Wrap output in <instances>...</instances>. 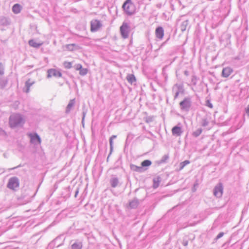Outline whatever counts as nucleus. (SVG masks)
<instances>
[{
    "label": "nucleus",
    "instance_id": "5",
    "mask_svg": "<svg viewBox=\"0 0 249 249\" xmlns=\"http://www.w3.org/2000/svg\"><path fill=\"white\" fill-rule=\"evenodd\" d=\"M19 186V181L17 178L14 177L11 178L7 184V187L12 189L15 190Z\"/></svg>",
    "mask_w": 249,
    "mask_h": 249
},
{
    "label": "nucleus",
    "instance_id": "15",
    "mask_svg": "<svg viewBox=\"0 0 249 249\" xmlns=\"http://www.w3.org/2000/svg\"><path fill=\"white\" fill-rule=\"evenodd\" d=\"M126 79L128 82L131 84L135 85L136 82V79L134 75L132 74H129L127 75Z\"/></svg>",
    "mask_w": 249,
    "mask_h": 249
},
{
    "label": "nucleus",
    "instance_id": "10",
    "mask_svg": "<svg viewBox=\"0 0 249 249\" xmlns=\"http://www.w3.org/2000/svg\"><path fill=\"white\" fill-rule=\"evenodd\" d=\"M182 132V128L180 126H175L172 129V134L175 136H180Z\"/></svg>",
    "mask_w": 249,
    "mask_h": 249
},
{
    "label": "nucleus",
    "instance_id": "27",
    "mask_svg": "<svg viewBox=\"0 0 249 249\" xmlns=\"http://www.w3.org/2000/svg\"><path fill=\"white\" fill-rule=\"evenodd\" d=\"M118 183V179L116 178H113L111 180V186L113 187H115L117 185Z\"/></svg>",
    "mask_w": 249,
    "mask_h": 249
},
{
    "label": "nucleus",
    "instance_id": "1",
    "mask_svg": "<svg viewBox=\"0 0 249 249\" xmlns=\"http://www.w3.org/2000/svg\"><path fill=\"white\" fill-rule=\"evenodd\" d=\"M24 122L23 117L19 114H14L9 118V124L11 127H14L23 124Z\"/></svg>",
    "mask_w": 249,
    "mask_h": 249
},
{
    "label": "nucleus",
    "instance_id": "19",
    "mask_svg": "<svg viewBox=\"0 0 249 249\" xmlns=\"http://www.w3.org/2000/svg\"><path fill=\"white\" fill-rule=\"evenodd\" d=\"M188 20H186L182 21L180 26V28L181 31L182 32H184L186 30V28H187V27L188 26Z\"/></svg>",
    "mask_w": 249,
    "mask_h": 249
},
{
    "label": "nucleus",
    "instance_id": "37",
    "mask_svg": "<svg viewBox=\"0 0 249 249\" xmlns=\"http://www.w3.org/2000/svg\"><path fill=\"white\" fill-rule=\"evenodd\" d=\"M246 113L248 116H249V105L248 106V107L246 109Z\"/></svg>",
    "mask_w": 249,
    "mask_h": 249
},
{
    "label": "nucleus",
    "instance_id": "7",
    "mask_svg": "<svg viewBox=\"0 0 249 249\" xmlns=\"http://www.w3.org/2000/svg\"><path fill=\"white\" fill-rule=\"evenodd\" d=\"M173 91L174 93H183L184 89L182 83H177L173 87Z\"/></svg>",
    "mask_w": 249,
    "mask_h": 249
},
{
    "label": "nucleus",
    "instance_id": "25",
    "mask_svg": "<svg viewBox=\"0 0 249 249\" xmlns=\"http://www.w3.org/2000/svg\"><path fill=\"white\" fill-rule=\"evenodd\" d=\"M88 73V70L86 68H82L81 69L79 70V74L81 75L84 76L87 74Z\"/></svg>",
    "mask_w": 249,
    "mask_h": 249
},
{
    "label": "nucleus",
    "instance_id": "16",
    "mask_svg": "<svg viewBox=\"0 0 249 249\" xmlns=\"http://www.w3.org/2000/svg\"><path fill=\"white\" fill-rule=\"evenodd\" d=\"M180 105L182 109H186L189 107L190 102L187 99H185L180 103Z\"/></svg>",
    "mask_w": 249,
    "mask_h": 249
},
{
    "label": "nucleus",
    "instance_id": "11",
    "mask_svg": "<svg viewBox=\"0 0 249 249\" xmlns=\"http://www.w3.org/2000/svg\"><path fill=\"white\" fill-rule=\"evenodd\" d=\"M156 37L160 39H161L164 36V30L161 27H158L155 31Z\"/></svg>",
    "mask_w": 249,
    "mask_h": 249
},
{
    "label": "nucleus",
    "instance_id": "6",
    "mask_svg": "<svg viewBox=\"0 0 249 249\" xmlns=\"http://www.w3.org/2000/svg\"><path fill=\"white\" fill-rule=\"evenodd\" d=\"M47 77L50 78L52 77H55L59 78L62 77V73L60 71L55 69H50L47 71Z\"/></svg>",
    "mask_w": 249,
    "mask_h": 249
},
{
    "label": "nucleus",
    "instance_id": "20",
    "mask_svg": "<svg viewBox=\"0 0 249 249\" xmlns=\"http://www.w3.org/2000/svg\"><path fill=\"white\" fill-rule=\"evenodd\" d=\"M82 248V244L80 242H75L71 245V249H81Z\"/></svg>",
    "mask_w": 249,
    "mask_h": 249
},
{
    "label": "nucleus",
    "instance_id": "14",
    "mask_svg": "<svg viewBox=\"0 0 249 249\" xmlns=\"http://www.w3.org/2000/svg\"><path fill=\"white\" fill-rule=\"evenodd\" d=\"M29 136L30 137L31 141L32 142H37L38 143H41L40 138L36 134H30Z\"/></svg>",
    "mask_w": 249,
    "mask_h": 249
},
{
    "label": "nucleus",
    "instance_id": "38",
    "mask_svg": "<svg viewBox=\"0 0 249 249\" xmlns=\"http://www.w3.org/2000/svg\"><path fill=\"white\" fill-rule=\"evenodd\" d=\"M207 124H208V123H207V122H206V121H205V122H204L203 124V126H205V125H206Z\"/></svg>",
    "mask_w": 249,
    "mask_h": 249
},
{
    "label": "nucleus",
    "instance_id": "21",
    "mask_svg": "<svg viewBox=\"0 0 249 249\" xmlns=\"http://www.w3.org/2000/svg\"><path fill=\"white\" fill-rule=\"evenodd\" d=\"M160 179L159 177L155 178L153 179V187L154 188H157L159 187L160 185Z\"/></svg>",
    "mask_w": 249,
    "mask_h": 249
},
{
    "label": "nucleus",
    "instance_id": "33",
    "mask_svg": "<svg viewBox=\"0 0 249 249\" xmlns=\"http://www.w3.org/2000/svg\"><path fill=\"white\" fill-rule=\"evenodd\" d=\"M223 235H224L223 232H220L216 236V239L217 240V239H219L220 238L222 237L223 236Z\"/></svg>",
    "mask_w": 249,
    "mask_h": 249
},
{
    "label": "nucleus",
    "instance_id": "2",
    "mask_svg": "<svg viewBox=\"0 0 249 249\" xmlns=\"http://www.w3.org/2000/svg\"><path fill=\"white\" fill-rule=\"evenodd\" d=\"M123 8L127 15L131 16L136 12L135 7L131 0H126L123 4Z\"/></svg>",
    "mask_w": 249,
    "mask_h": 249
},
{
    "label": "nucleus",
    "instance_id": "4",
    "mask_svg": "<svg viewBox=\"0 0 249 249\" xmlns=\"http://www.w3.org/2000/svg\"><path fill=\"white\" fill-rule=\"evenodd\" d=\"M102 27L101 21L98 19L92 20L90 22V31L91 32L98 31Z\"/></svg>",
    "mask_w": 249,
    "mask_h": 249
},
{
    "label": "nucleus",
    "instance_id": "13",
    "mask_svg": "<svg viewBox=\"0 0 249 249\" xmlns=\"http://www.w3.org/2000/svg\"><path fill=\"white\" fill-rule=\"evenodd\" d=\"M232 71V69L230 67L224 68L222 71V76L224 77H228Z\"/></svg>",
    "mask_w": 249,
    "mask_h": 249
},
{
    "label": "nucleus",
    "instance_id": "22",
    "mask_svg": "<svg viewBox=\"0 0 249 249\" xmlns=\"http://www.w3.org/2000/svg\"><path fill=\"white\" fill-rule=\"evenodd\" d=\"M151 164V161L148 160H144L141 163V165L142 167L149 166Z\"/></svg>",
    "mask_w": 249,
    "mask_h": 249
},
{
    "label": "nucleus",
    "instance_id": "12",
    "mask_svg": "<svg viewBox=\"0 0 249 249\" xmlns=\"http://www.w3.org/2000/svg\"><path fill=\"white\" fill-rule=\"evenodd\" d=\"M10 24V19L3 16L0 17V26H6Z\"/></svg>",
    "mask_w": 249,
    "mask_h": 249
},
{
    "label": "nucleus",
    "instance_id": "18",
    "mask_svg": "<svg viewBox=\"0 0 249 249\" xmlns=\"http://www.w3.org/2000/svg\"><path fill=\"white\" fill-rule=\"evenodd\" d=\"M29 44L30 46L36 48H38L42 44V43H37L36 42L34 39H31L29 41Z\"/></svg>",
    "mask_w": 249,
    "mask_h": 249
},
{
    "label": "nucleus",
    "instance_id": "17",
    "mask_svg": "<svg viewBox=\"0 0 249 249\" xmlns=\"http://www.w3.org/2000/svg\"><path fill=\"white\" fill-rule=\"evenodd\" d=\"M21 10V7L19 4H15L12 7V11L14 13L17 14L20 13Z\"/></svg>",
    "mask_w": 249,
    "mask_h": 249
},
{
    "label": "nucleus",
    "instance_id": "31",
    "mask_svg": "<svg viewBox=\"0 0 249 249\" xmlns=\"http://www.w3.org/2000/svg\"><path fill=\"white\" fill-rule=\"evenodd\" d=\"M196 77L195 75L192 76L191 82L193 84L196 85Z\"/></svg>",
    "mask_w": 249,
    "mask_h": 249
},
{
    "label": "nucleus",
    "instance_id": "40",
    "mask_svg": "<svg viewBox=\"0 0 249 249\" xmlns=\"http://www.w3.org/2000/svg\"><path fill=\"white\" fill-rule=\"evenodd\" d=\"M77 193H78V191H77L76 194H75V196H76V195H77Z\"/></svg>",
    "mask_w": 249,
    "mask_h": 249
},
{
    "label": "nucleus",
    "instance_id": "30",
    "mask_svg": "<svg viewBox=\"0 0 249 249\" xmlns=\"http://www.w3.org/2000/svg\"><path fill=\"white\" fill-rule=\"evenodd\" d=\"M75 45L74 44H68L67 45V48L70 51H72L73 50V46Z\"/></svg>",
    "mask_w": 249,
    "mask_h": 249
},
{
    "label": "nucleus",
    "instance_id": "9",
    "mask_svg": "<svg viewBox=\"0 0 249 249\" xmlns=\"http://www.w3.org/2000/svg\"><path fill=\"white\" fill-rule=\"evenodd\" d=\"M223 194V187L221 184L215 186L213 191L214 195L216 197H221Z\"/></svg>",
    "mask_w": 249,
    "mask_h": 249
},
{
    "label": "nucleus",
    "instance_id": "39",
    "mask_svg": "<svg viewBox=\"0 0 249 249\" xmlns=\"http://www.w3.org/2000/svg\"><path fill=\"white\" fill-rule=\"evenodd\" d=\"M111 138H112V140L116 138V136H112Z\"/></svg>",
    "mask_w": 249,
    "mask_h": 249
},
{
    "label": "nucleus",
    "instance_id": "35",
    "mask_svg": "<svg viewBox=\"0 0 249 249\" xmlns=\"http://www.w3.org/2000/svg\"><path fill=\"white\" fill-rule=\"evenodd\" d=\"M184 74L185 76H188L189 75V72L188 71L185 70L184 71Z\"/></svg>",
    "mask_w": 249,
    "mask_h": 249
},
{
    "label": "nucleus",
    "instance_id": "3",
    "mask_svg": "<svg viewBox=\"0 0 249 249\" xmlns=\"http://www.w3.org/2000/svg\"><path fill=\"white\" fill-rule=\"evenodd\" d=\"M120 30L121 36L124 38H127L128 37L130 27L128 23L123 22V24L120 27Z\"/></svg>",
    "mask_w": 249,
    "mask_h": 249
},
{
    "label": "nucleus",
    "instance_id": "23",
    "mask_svg": "<svg viewBox=\"0 0 249 249\" xmlns=\"http://www.w3.org/2000/svg\"><path fill=\"white\" fill-rule=\"evenodd\" d=\"M74 105V100H71L70 102L69 103L67 107V112H69L71 109V108Z\"/></svg>",
    "mask_w": 249,
    "mask_h": 249
},
{
    "label": "nucleus",
    "instance_id": "29",
    "mask_svg": "<svg viewBox=\"0 0 249 249\" xmlns=\"http://www.w3.org/2000/svg\"><path fill=\"white\" fill-rule=\"evenodd\" d=\"M4 72V69L2 63L0 62V76L3 75Z\"/></svg>",
    "mask_w": 249,
    "mask_h": 249
},
{
    "label": "nucleus",
    "instance_id": "28",
    "mask_svg": "<svg viewBox=\"0 0 249 249\" xmlns=\"http://www.w3.org/2000/svg\"><path fill=\"white\" fill-rule=\"evenodd\" d=\"M190 163V161L188 160H185L180 163V169H182L186 165Z\"/></svg>",
    "mask_w": 249,
    "mask_h": 249
},
{
    "label": "nucleus",
    "instance_id": "24",
    "mask_svg": "<svg viewBox=\"0 0 249 249\" xmlns=\"http://www.w3.org/2000/svg\"><path fill=\"white\" fill-rule=\"evenodd\" d=\"M202 132V130L201 129H198L193 132V135L195 137H197L201 134Z\"/></svg>",
    "mask_w": 249,
    "mask_h": 249
},
{
    "label": "nucleus",
    "instance_id": "34",
    "mask_svg": "<svg viewBox=\"0 0 249 249\" xmlns=\"http://www.w3.org/2000/svg\"><path fill=\"white\" fill-rule=\"evenodd\" d=\"M207 106L209 107L210 108H212L213 107V105L212 104L210 103V101L209 100H207Z\"/></svg>",
    "mask_w": 249,
    "mask_h": 249
},
{
    "label": "nucleus",
    "instance_id": "32",
    "mask_svg": "<svg viewBox=\"0 0 249 249\" xmlns=\"http://www.w3.org/2000/svg\"><path fill=\"white\" fill-rule=\"evenodd\" d=\"M74 67L76 70L79 71L80 69H82V66L80 64H77L74 66Z\"/></svg>",
    "mask_w": 249,
    "mask_h": 249
},
{
    "label": "nucleus",
    "instance_id": "8",
    "mask_svg": "<svg viewBox=\"0 0 249 249\" xmlns=\"http://www.w3.org/2000/svg\"><path fill=\"white\" fill-rule=\"evenodd\" d=\"M35 83V81L34 80H32L30 79H28L25 82V87L23 88V91L27 93L29 92L30 91V88Z\"/></svg>",
    "mask_w": 249,
    "mask_h": 249
},
{
    "label": "nucleus",
    "instance_id": "26",
    "mask_svg": "<svg viewBox=\"0 0 249 249\" xmlns=\"http://www.w3.org/2000/svg\"><path fill=\"white\" fill-rule=\"evenodd\" d=\"M63 66L66 69H70L72 67V64L71 62L65 61L63 63Z\"/></svg>",
    "mask_w": 249,
    "mask_h": 249
},
{
    "label": "nucleus",
    "instance_id": "36",
    "mask_svg": "<svg viewBox=\"0 0 249 249\" xmlns=\"http://www.w3.org/2000/svg\"><path fill=\"white\" fill-rule=\"evenodd\" d=\"M109 142H110V146L112 147V143H113L112 138H110Z\"/></svg>",
    "mask_w": 249,
    "mask_h": 249
}]
</instances>
